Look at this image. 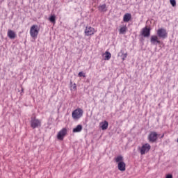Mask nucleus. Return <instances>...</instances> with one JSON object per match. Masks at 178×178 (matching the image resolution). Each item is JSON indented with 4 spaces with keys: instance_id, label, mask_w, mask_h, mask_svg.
<instances>
[{
    "instance_id": "f257e3e1",
    "label": "nucleus",
    "mask_w": 178,
    "mask_h": 178,
    "mask_svg": "<svg viewBox=\"0 0 178 178\" xmlns=\"http://www.w3.org/2000/svg\"><path fill=\"white\" fill-rule=\"evenodd\" d=\"M30 123L31 129H38L41 126V120L37 119L35 117L31 118Z\"/></svg>"
},
{
    "instance_id": "f03ea898",
    "label": "nucleus",
    "mask_w": 178,
    "mask_h": 178,
    "mask_svg": "<svg viewBox=\"0 0 178 178\" xmlns=\"http://www.w3.org/2000/svg\"><path fill=\"white\" fill-rule=\"evenodd\" d=\"M140 155H145L147 153L149 152L151 149V145L149 143H145L141 147L138 148Z\"/></svg>"
},
{
    "instance_id": "7ed1b4c3",
    "label": "nucleus",
    "mask_w": 178,
    "mask_h": 178,
    "mask_svg": "<svg viewBox=\"0 0 178 178\" xmlns=\"http://www.w3.org/2000/svg\"><path fill=\"white\" fill-rule=\"evenodd\" d=\"M40 29L38 25H33L30 29V35L32 38H37Z\"/></svg>"
},
{
    "instance_id": "20e7f679",
    "label": "nucleus",
    "mask_w": 178,
    "mask_h": 178,
    "mask_svg": "<svg viewBox=\"0 0 178 178\" xmlns=\"http://www.w3.org/2000/svg\"><path fill=\"white\" fill-rule=\"evenodd\" d=\"M83 113H84V111H83V109L78 108L75 109L74 111H72V118L74 120H79L80 118L83 116Z\"/></svg>"
},
{
    "instance_id": "39448f33",
    "label": "nucleus",
    "mask_w": 178,
    "mask_h": 178,
    "mask_svg": "<svg viewBox=\"0 0 178 178\" xmlns=\"http://www.w3.org/2000/svg\"><path fill=\"white\" fill-rule=\"evenodd\" d=\"M156 35L159 38H161L162 40L168 38V31H166V29L163 28L159 29L156 31Z\"/></svg>"
},
{
    "instance_id": "423d86ee",
    "label": "nucleus",
    "mask_w": 178,
    "mask_h": 178,
    "mask_svg": "<svg viewBox=\"0 0 178 178\" xmlns=\"http://www.w3.org/2000/svg\"><path fill=\"white\" fill-rule=\"evenodd\" d=\"M147 139L149 143H156V140H158V133L156 131H151L148 135Z\"/></svg>"
},
{
    "instance_id": "0eeeda50",
    "label": "nucleus",
    "mask_w": 178,
    "mask_h": 178,
    "mask_svg": "<svg viewBox=\"0 0 178 178\" xmlns=\"http://www.w3.org/2000/svg\"><path fill=\"white\" fill-rule=\"evenodd\" d=\"M66 134H67V129L66 128H63L57 134L58 140H60V141L63 140Z\"/></svg>"
},
{
    "instance_id": "6e6552de",
    "label": "nucleus",
    "mask_w": 178,
    "mask_h": 178,
    "mask_svg": "<svg viewBox=\"0 0 178 178\" xmlns=\"http://www.w3.org/2000/svg\"><path fill=\"white\" fill-rule=\"evenodd\" d=\"M84 33L85 35L90 37V35H94L95 29L91 26H86Z\"/></svg>"
},
{
    "instance_id": "1a4fd4ad",
    "label": "nucleus",
    "mask_w": 178,
    "mask_h": 178,
    "mask_svg": "<svg viewBox=\"0 0 178 178\" xmlns=\"http://www.w3.org/2000/svg\"><path fill=\"white\" fill-rule=\"evenodd\" d=\"M142 35H143L145 38H148L149 35H151V29L148 27H145L142 30Z\"/></svg>"
},
{
    "instance_id": "9d476101",
    "label": "nucleus",
    "mask_w": 178,
    "mask_h": 178,
    "mask_svg": "<svg viewBox=\"0 0 178 178\" xmlns=\"http://www.w3.org/2000/svg\"><path fill=\"white\" fill-rule=\"evenodd\" d=\"M118 169L120 170V172H124V170H126V163L124 161L118 163Z\"/></svg>"
},
{
    "instance_id": "9b49d317",
    "label": "nucleus",
    "mask_w": 178,
    "mask_h": 178,
    "mask_svg": "<svg viewBox=\"0 0 178 178\" xmlns=\"http://www.w3.org/2000/svg\"><path fill=\"white\" fill-rule=\"evenodd\" d=\"M7 35L10 40H15L16 38V33L10 29L8 31Z\"/></svg>"
},
{
    "instance_id": "f8f14e48",
    "label": "nucleus",
    "mask_w": 178,
    "mask_h": 178,
    "mask_svg": "<svg viewBox=\"0 0 178 178\" xmlns=\"http://www.w3.org/2000/svg\"><path fill=\"white\" fill-rule=\"evenodd\" d=\"M150 42H152V44H154V45L155 44H161V41L158 40V36L156 35L151 36Z\"/></svg>"
},
{
    "instance_id": "ddd939ff",
    "label": "nucleus",
    "mask_w": 178,
    "mask_h": 178,
    "mask_svg": "<svg viewBox=\"0 0 178 178\" xmlns=\"http://www.w3.org/2000/svg\"><path fill=\"white\" fill-rule=\"evenodd\" d=\"M130 20H131V14H130V13L124 14V15L123 17V22L124 23H129V22H130Z\"/></svg>"
},
{
    "instance_id": "4468645a",
    "label": "nucleus",
    "mask_w": 178,
    "mask_h": 178,
    "mask_svg": "<svg viewBox=\"0 0 178 178\" xmlns=\"http://www.w3.org/2000/svg\"><path fill=\"white\" fill-rule=\"evenodd\" d=\"M83 130V125L81 124H78L76 127L74 128L72 131L73 133H80Z\"/></svg>"
},
{
    "instance_id": "2eb2a0df",
    "label": "nucleus",
    "mask_w": 178,
    "mask_h": 178,
    "mask_svg": "<svg viewBox=\"0 0 178 178\" xmlns=\"http://www.w3.org/2000/svg\"><path fill=\"white\" fill-rule=\"evenodd\" d=\"M100 126L102 130H106V129H108V126H109V124L108 123V121H104L100 123Z\"/></svg>"
},
{
    "instance_id": "dca6fc26",
    "label": "nucleus",
    "mask_w": 178,
    "mask_h": 178,
    "mask_svg": "<svg viewBox=\"0 0 178 178\" xmlns=\"http://www.w3.org/2000/svg\"><path fill=\"white\" fill-rule=\"evenodd\" d=\"M98 9L100 12H106V4L104 3L98 6Z\"/></svg>"
},
{
    "instance_id": "f3484780",
    "label": "nucleus",
    "mask_w": 178,
    "mask_h": 178,
    "mask_svg": "<svg viewBox=\"0 0 178 178\" xmlns=\"http://www.w3.org/2000/svg\"><path fill=\"white\" fill-rule=\"evenodd\" d=\"M114 161H115V162L117 163H120V162H124L123 161V156L122 155H118L117 157H115L114 159Z\"/></svg>"
},
{
    "instance_id": "a211bd4d",
    "label": "nucleus",
    "mask_w": 178,
    "mask_h": 178,
    "mask_svg": "<svg viewBox=\"0 0 178 178\" xmlns=\"http://www.w3.org/2000/svg\"><path fill=\"white\" fill-rule=\"evenodd\" d=\"M112 58V54L109 51L105 52L104 60H109Z\"/></svg>"
},
{
    "instance_id": "6ab92c4d",
    "label": "nucleus",
    "mask_w": 178,
    "mask_h": 178,
    "mask_svg": "<svg viewBox=\"0 0 178 178\" xmlns=\"http://www.w3.org/2000/svg\"><path fill=\"white\" fill-rule=\"evenodd\" d=\"M49 22H51V23H56V17L55 16V15H53L49 18Z\"/></svg>"
},
{
    "instance_id": "aec40b11",
    "label": "nucleus",
    "mask_w": 178,
    "mask_h": 178,
    "mask_svg": "<svg viewBox=\"0 0 178 178\" xmlns=\"http://www.w3.org/2000/svg\"><path fill=\"white\" fill-rule=\"evenodd\" d=\"M127 31V27L122 26L120 29V34H124V33H126Z\"/></svg>"
},
{
    "instance_id": "412c9836",
    "label": "nucleus",
    "mask_w": 178,
    "mask_h": 178,
    "mask_svg": "<svg viewBox=\"0 0 178 178\" xmlns=\"http://www.w3.org/2000/svg\"><path fill=\"white\" fill-rule=\"evenodd\" d=\"M170 3L175 7L176 6V0H170Z\"/></svg>"
},
{
    "instance_id": "4be33fe9",
    "label": "nucleus",
    "mask_w": 178,
    "mask_h": 178,
    "mask_svg": "<svg viewBox=\"0 0 178 178\" xmlns=\"http://www.w3.org/2000/svg\"><path fill=\"white\" fill-rule=\"evenodd\" d=\"M124 55V51L121 49L120 51L118 53V56H123Z\"/></svg>"
},
{
    "instance_id": "5701e85b",
    "label": "nucleus",
    "mask_w": 178,
    "mask_h": 178,
    "mask_svg": "<svg viewBox=\"0 0 178 178\" xmlns=\"http://www.w3.org/2000/svg\"><path fill=\"white\" fill-rule=\"evenodd\" d=\"M122 60H124L126 59V58H127V53H124V55H122V56H121Z\"/></svg>"
},
{
    "instance_id": "b1692460",
    "label": "nucleus",
    "mask_w": 178,
    "mask_h": 178,
    "mask_svg": "<svg viewBox=\"0 0 178 178\" xmlns=\"http://www.w3.org/2000/svg\"><path fill=\"white\" fill-rule=\"evenodd\" d=\"M78 76L79 77H83V76L84 77L83 72H79Z\"/></svg>"
},
{
    "instance_id": "393cba45",
    "label": "nucleus",
    "mask_w": 178,
    "mask_h": 178,
    "mask_svg": "<svg viewBox=\"0 0 178 178\" xmlns=\"http://www.w3.org/2000/svg\"><path fill=\"white\" fill-rule=\"evenodd\" d=\"M165 178H173V175H172V174H168L165 176Z\"/></svg>"
},
{
    "instance_id": "a878e982",
    "label": "nucleus",
    "mask_w": 178,
    "mask_h": 178,
    "mask_svg": "<svg viewBox=\"0 0 178 178\" xmlns=\"http://www.w3.org/2000/svg\"><path fill=\"white\" fill-rule=\"evenodd\" d=\"M164 134H163L162 136H161V138H163V137H164Z\"/></svg>"
},
{
    "instance_id": "bb28decb",
    "label": "nucleus",
    "mask_w": 178,
    "mask_h": 178,
    "mask_svg": "<svg viewBox=\"0 0 178 178\" xmlns=\"http://www.w3.org/2000/svg\"><path fill=\"white\" fill-rule=\"evenodd\" d=\"M74 88H76V86H74Z\"/></svg>"
}]
</instances>
